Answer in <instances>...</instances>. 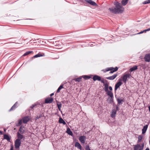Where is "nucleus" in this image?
Here are the masks:
<instances>
[{"instance_id":"43","label":"nucleus","mask_w":150,"mask_h":150,"mask_svg":"<svg viewBox=\"0 0 150 150\" xmlns=\"http://www.w3.org/2000/svg\"><path fill=\"white\" fill-rule=\"evenodd\" d=\"M41 117V115L40 116H37L36 118L37 119H38L40 117Z\"/></svg>"},{"instance_id":"4","label":"nucleus","mask_w":150,"mask_h":150,"mask_svg":"<svg viewBox=\"0 0 150 150\" xmlns=\"http://www.w3.org/2000/svg\"><path fill=\"white\" fill-rule=\"evenodd\" d=\"M86 137L84 136H80L79 138V139L80 141L82 144H84Z\"/></svg>"},{"instance_id":"42","label":"nucleus","mask_w":150,"mask_h":150,"mask_svg":"<svg viewBox=\"0 0 150 150\" xmlns=\"http://www.w3.org/2000/svg\"><path fill=\"white\" fill-rule=\"evenodd\" d=\"M145 30V31H149L150 30V28L147 29H146Z\"/></svg>"},{"instance_id":"25","label":"nucleus","mask_w":150,"mask_h":150,"mask_svg":"<svg viewBox=\"0 0 150 150\" xmlns=\"http://www.w3.org/2000/svg\"><path fill=\"white\" fill-rule=\"evenodd\" d=\"M108 85L107 83L105 84V91H108Z\"/></svg>"},{"instance_id":"24","label":"nucleus","mask_w":150,"mask_h":150,"mask_svg":"<svg viewBox=\"0 0 150 150\" xmlns=\"http://www.w3.org/2000/svg\"><path fill=\"white\" fill-rule=\"evenodd\" d=\"M18 139L21 140V139H23V135L20 134V133H19L18 132Z\"/></svg>"},{"instance_id":"33","label":"nucleus","mask_w":150,"mask_h":150,"mask_svg":"<svg viewBox=\"0 0 150 150\" xmlns=\"http://www.w3.org/2000/svg\"><path fill=\"white\" fill-rule=\"evenodd\" d=\"M19 131L20 132V133H21V134L23 133L24 132V130L21 127H20Z\"/></svg>"},{"instance_id":"28","label":"nucleus","mask_w":150,"mask_h":150,"mask_svg":"<svg viewBox=\"0 0 150 150\" xmlns=\"http://www.w3.org/2000/svg\"><path fill=\"white\" fill-rule=\"evenodd\" d=\"M63 88V85H60L59 86V88H58V89L57 90V93L59 92H60V90Z\"/></svg>"},{"instance_id":"19","label":"nucleus","mask_w":150,"mask_h":150,"mask_svg":"<svg viewBox=\"0 0 150 150\" xmlns=\"http://www.w3.org/2000/svg\"><path fill=\"white\" fill-rule=\"evenodd\" d=\"M137 69V66H134L130 69V71L132 72L133 71L136 70Z\"/></svg>"},{"instance_id":"27","label":"nucleus","mask_w":150,"mask_h":150,"mask_svg":"<svg viewBox=\"0 0 150 150\" xmlns=\"http://www.w3.org/2000/svg\"><path fill=\"white\" fill-rule=\"evenodd\" d=\"M82 79L81 77H79L78 78L75 79H74V80L75 81H78V82H80L81 81V79Z\"/></svg>"},{"instance_id":"9","label":"nucleus","mask_w":150,"mask_h":150,"mask_svg":"<svg viewBox=\"0 0 150 150\" xmlns=\"http://www.w3.org/2000/svg\"><path fill=\"white\" fill-rule=\"evenodd\" d=\"M101 77L98 75H95L93 77V80L95 81L96 80L100 81H101Z\"/></svg>"},{"instance_id":"12","label":"nucleus","mask_w":150,"mask_h":150,"mask_svg":"<svg viewBox=\"0 0 150 150\" xmlns=\"http://www.w3.org/2000/svg\"><path fill=\"white\" fill-rule=\"evenodd\" d=\"M148 125H146L142 129V134H144L145 133L148 128Z\"/></svg>"},{"instance_id":"23","label":"nucleus","mask_w":150,"mask_h":150,"mask_svg":"<svg viewBox=\"0 0 150 150\" xmlns=\"http://www.w3.org/2000/svg\"><path fill=\"white\" fill-rule=\"evenodd\" d=\"M128 0H122V3L124 5H125L128 2Z\"/></svg>"},{"instance_id":"51","label":"nucleus","mask_w":150,"mask_h":150,"mask_svg":"<svg viewBox=\"0 0 150 150\" xmlns=\"http://www.w3.org/2000/svg\"><path fill=\"white\" fill-rule=\"evenodd\" d=\"M11 150H13V149L12 148H11Z\"/></svg>"},{"instance_id":"36","label":"nucleus","mask_w":150,"mask_h":150,"mask_svg":"<svg viewBox=\"0 0 150 150\" xmlns=\"http://www.w3.org/2000/svg\"><path fill=\"white\" fill-rule=\"evenodd\" d=\"M42 56V55H41L40 54H38L34 56L33 57L37 58Z\"/></svg>"},{"instance_id":"17","label":"nucleus","mask_w":150,"mask_h":150,"mask_svg":"<svg viewBox=\"0 0 150 150\" xmlns=\"http://www.w3.org/2000/svg\"><path fill=\"white\" fill-rule=\"evenodd\" d=\"M59 122L60 123H62L64 125L66 124V123L64 120L61 118H60L59 120Z\"/></svg>"},{"instance_id":"44","label":"nucleus","mask_w":150,"mask_h":150,"mask_svg":"<svg viewBox=\"0 0 150 150\" xmlns=\"http://www.w3.org/2000/svg\"><path fill=\"white\" fill-rule=\"evenodd\" d=\"M144 33V32H143V31H141V32H140V33H137V34H142V33Z\"/></svg>"},{"instance_id":"38","label":"nucleus","mask_w":150,"mask_h":150,"mask_svg":"<svg viewBox=\"0 0 150 150\" xmlns=\"http://www.w3.org/2000/svg\"><path fill=\"white\" fill-rule=\"evenodd\" d=\"M85 149L86 150H91L90 149L89 146V145H87L85 146Z\"/></svg>"},{"instance_id":"29","label":"nucleus","mask_w":150,"mask_h":150,"mask_svg":"<svg viewBox=\"0 0 150 150\" xmlns=\"http://www.w3.org/2000/svg\"><path fill=\"white\" fill-rule=\"evenodd\" d=\"M118 69V67H116L115 68H114V69L113 70H111V71H110V73H112L114 72H115L117 71V70Z\"/></svg>"},{"instance_id":"13","label":"nucleus","mask_w":150,"mask_h":150,"mask_svg":"<svg viewBox=\"0 0 150 150\" xmlns=\"http://www.w3.org/2000/svg\"><path fill=\"white\" fill-rule=\"evenodd\" d=\"M75 146L77 147L78 149L81 150L82 149V147L80 144L78 142H76L75 144Z\"/></svg>"},{"instance_id":"8","label":"nucleus","mask_w":150,"mask_h":150,"mask_svg":"<svg viewBox=\"0 0 150 150\" xmlns=\"http://www.w3.org/2000/svg\"><path fill=\"white\" fill-rule=\"evenodd\" d=\"M30 120L29 116H28L24 117L23 119V123H26Z\"/></svg>"},{"instance_id":"5","label":"nucleus","mask_w":150,"mask_h":150,"mask_svg":"<svg viewBox=\"0 0 150 150\" xmlns=\"http://www.w3.org/2000/svg\"><path fill=\"white\" fill-rule=\"evenodd\" d=\"M130 76V74H127L123 76L122 78V81L125 83H126L127 78H129Z\"/></svg>"},{"instance_id":"34","label":"nucleus","mask_w":150,"mask_h":150,"mask_svg":"<svg viewBox=\"0 0 150 150\" xmlns=\"http://www.w3.org/2000/svg\"><path fill=\"white\" fill-rule=\"evenodd\" d=\"M82 77L85 79H89L90 78V77L89 76H87L86 75L83 76Z\"/></svg>"},{"instance_id":"49","label":"nucleus","mask_w":150,"mask_h":150,"mask_svg":"<svg viewBox=\"0 0 150 150\" xmlns=\"http://www.w3.org/2000/svg\"><path fill=\"white\" fill-rule=\"evenodd\" d=\"M145 150H150L148 148H146Z\"/></svg>"},{"instance_id":"37","label":"nucleus","mask_w":150,"mask_h":150,"mask_svg":"<svg viewBox=\"0 0 150 150\" xmlns=\"http://www.w3.org/2000/svg\"><path fill=\"white\" fill-rule=\"evenodd\" d=\"M149 3H150V0L145 1L143 3L144 4H148Z\"/></svg>"},{"instance_id":"20","label":"nucleus","mask_w":150,"mask_h":150,"mask_svg":"<svg viewBox=\"0 0 150 150\" xmlns=\"http://www.w3.org/2000/svg\"><path fill=\"white\" fill-rule=\"evenodd\" d=\"M17 104V102H16L15 104L13 105L11 108L9 110V111H11V110H12L15 109V108L16 107V105Z\"/></svg>"},{"instance_id":"30","label":"nucleus","mask_w":150,"mask_h":150,"mask_svg":"<svg viewBox=\"0 0 150 150\" xmlns=\"http://www.w3.org/2000/svg\"><path fill=\"white\" fill-rule=\"evenodd\" d=\"M32 52L30 51H27L23 55V56H26L29 54H30Z\"/></svg>"},{"instance_id":"1","label":"nucleus","mask_w":150,"mask_h":150,"mask_svg":"<svg viewBox=\"0 0 150 150\" xmlns=\"http://www.w3.org/2000/svg\"><path fill=\"white\" fill-rule=\"evenodd\" d=\"M114 4L115 8L112 7L109 9V11L112 13L118 14L122 13L124 10V8L118 2H115Z\"/></svg>"},{"instance_id":"48","label":"nucleus","mask_w":150,"mask_h":150,"mask_svg":"<svg viewBox=\"0 0 150 150\" xmlns=\"http://www.w3.org/2000/svg\"><path fill=\"white\" fill-rule=\"evenodd\" d=\"M149 110L150 112V105L149 107Z\"/></svg>"},{"instance_id":"7","label":"nucleus","mask_w":150,"mask_h":150,"mask_svg":"<svg viewBox=\"0 0 150 150\" xmlns=\"http://www.w3.org/2000/svg\"><path fill=\"white\" fill-rule=\"evenodd\" d=\"M144 59L146 62H150V54H146L144 57Z\"/></svg>"},{"instance_id":"16","label":"nucleus","mask_w":150,"mask_h":150,"mask_svg":"<svg viewBox=\"0 0 150 150\" xmlns=\"http://www.w3.org/2000/svg\"><path fill=\"white\" fill-rule=\"evenodd\" d=\"M66 132L68 134H69V135L71 136H72L73 135V133L69 128H68L67 129Z\"/></svg>"},{"instance_id":"22","label":"nucleus","mask_w":150,"mask_h":150,"mask_svg":"<svg viewBox=\"0 0 150 150\" xmlns=\"http://www.w3.org/2000/svg\"><path fill=\"white\" fill-rule=\"evenodd\" d=\"M142 138H143L142 136V135H139L138 137V140L137 141V142L138 143L140 142L141 141Z\"/></svg>"},{"instance_id":"6","label":"nucleus","mask_w":150,"mask_h":150,"mask_svg":"<svg viewBox=\"0 0 150 150\" xmlns=\"http://www.w3.org/2000/svg\"><path fill=\"white\" fill-rule=\"evenodd\" d=\"M53 101V99L52 98H49L45 99V102L46 103H50Z\"/></svg>"},{"instance_id":"26","label":"nucleus","mask_w":150,"mask_h":150,"mask_svg":"<svg viewBox=\"0 0 150 150\" xmlns=\"http://www.w3.org/2000/svg\"><path fill=\"white\" fill-rule=\"evenodd\" d=\"M4 138L6 139L8 141L10 140L9 137L8 135L7 134H5L4 135Z\"/></svg>"},{"instance_id":"18","label":"nucleus","mask_w":150,"mask_h":150,"mask_svg":"<svg viewBox=\"0 0 150 150\" xmlns=\"http://www.w3.org/2000/svg\"><path fill=\"white\" fill-rule=\"evenodd\" d=\"M57 104L59 110L60 111L61 110V108L62 107V104L60 102H58L57 103Z\"/></svg>"},{"instance_id":"21","label":"nucleus","mask_w":150,"mask_h":150,"mask_svg":"<svg viewBox=\"0 0 150 150\" xmlns=\"http://www.w3.org/2000/svg\"><path fill=\"white\" fill-rule=\"evenodd\" d=\"M107 94L108 96H110L111 98H112L113 97V94L111 91H107Z\"/></svg>"},{"instance_id":"47","label":"nucleus","mask_w":150,"mask_h":150,"mask_svg":"<svg viewBox=\"0 0 150 150\" xmlns=\"http://www.w3.org/2000/svg\"><path fill=\"white\" fill-rule=\"evenodd\" d=\"M36 40H33V41L34 42H33L34 43H35L36 42Z\"/></svg>"},{"instance_id":"46","label":"nucleus","mask_w":150,"mask_h":150,"mask_svg":"<svg viewBox=\"0 0 150 150\" xmlns=\"http://www.w3.org/2000/svg\"><path fill=\"white\" fill-rule=\"evenodd\" d=\"M54 95V93H51L50 95V96H53V95Z\"/></svg>"},{"instance_id":"3","label":"nucleus","mask_w":150,"mask_h":150,"mask_svg":"<svg viewBox=\"0 0 150 150\" xmlns=\"http://www.w3.org/2000/svg\"><path fill=\"white\" fill-rule=\"evenodd\" d=\"M21 144V142L20 139H17L15 142V148L16 149H18L19 148Z\"/></svg>"},{"instance_id":"41","label":"nucleus","mask_w":150,"mask_h":150,"mask_svg":"<svg viewBox=\"0 0 150 150\" xmlns=\"http://www.w3.org/2000/svg\"><path fill=\"white\" fill-rule=\"evenodd\" d=\"M109 90L110 91H112V88L111 86H109Z\"/></svg>"},{"instance_id":"39","label":"nucleus","mask_w":150,"mask_h":150,"mask_svg":"<svg viewBox=\"0 0 150 150\" xmlns=\"http://www.w3.org/2000/svg\"><path fill=\"white\" fill-rule=\"evenodd\" d=\"M36 105V104H34L33 105H32L30 107V108L32 109L34 107H35V106Z\"/></svg>"},{"instance_id":"35","label":"nucleus","mask_w":150,"mask_h":150,"mask_svg":"<svg viewBox=\"0 0 150 150\" xmlns=\"http://www.w3.org/2000/svg\"><path fill=\"white\" fill-rule=\"evenodd\" d=\"M22 123V120H19L18 121V123L16 125L18 126H20Z\"/></svg>"},{"instance_id":"2","label":"nucleus","mask_w":150,"mask_h":150,"mask_svg":"<svg viewBox=\"0 0 150 150\" xmlns=\"http://www.w3.org/2000/svg\"><path fill=\"white\" fill-rule=\"evenodd\" d=\"M144 146V143H142L141 146L139 144H137L134 145V150H143Z\"/></svg>"},{"instance_id":"50","label":"nucleus","mask_w":150,"mask_h":150,"mask_svg":"<svg viewBox=\"0 0 150 150\" xmlns=\"http://www.w3.org/2000/svg\"><path fill=\"white\" fill-rule=\"evenodd\" d=\"M143 32H146V31H145V30H143Z\"/></svg>"},{"instance_id":"15","label":"nucleus","mask_w":150,"mask_h":150,"mask_svg":"<svg viewBox=\"0 0 150 150\" xmlns=\"http://www.w3.org/2000/svg\"><path fill=\"white\" fill-rule=\"evenodd\" d=\"M116 113V110L115 109H113L112 110V112L111 115V116L112 117H115Z\"/></svg>"},{"instance_id":"11","label":"nucleus","mask_w":150,"mask_h":150,"mask_svg":"<svg viewBox=\"0 0 150 150\" xmlns=\"http://www.w3.org/2000/svg\"><path fill=\"white\" fill-rule=\"evenodd\" d=\"M117 74H114L112 76L107 77L106 78L109 80H112L114 79L117 77Z\"/></svg>"},{"instance_id":"45","label":"nucleus","mask_w":150,"mask_h":150,"mask_svg":"<svg viewBox=\"0 0 150 150\" xmlns=\"http://www.w3.org/2000/svg\"><path fill=\"white\" fill-rule=\"evenodd\" d=\"M101 82L103 83H104V81L103 80H101V81H100Z\"/></svg>"},{"instance_id":"31","label":"nucleus","mask_w":150,"mask_h":150,"mask_svg":"<svg viewBox=\"0 0 150 150\" xmlns=\"http://www.w3.org/2000/svg\"><path fill=\"white\" fill-rule=\"evenodd\" d=\"M114 69V68L113 67H110V68H107L106 69V71H111L113 70Z\"/></svg>"},{"instance_id":"14","label":"nucleus","mask_w":150,"mask_h":150,"mask_svg":"<svg viewBox=\"0 0 150 150\" xmlns=\"http://www.w3.org/2000/svg\"><path fill=\"white\" fill-rule=\"evenodd\" d=\"M122 83L121 82L119 81L117 82L115 85V90H116L121 85Z\"/></svg>"},{"instance_id":"40","label":"nucleus","mask_w":150,"mask_h":150,"mask_svg":"<svg viewBox=\"0 0 150 150\" xmlns=\"http://www.w3.org/2000/svg\"><path fill=\"white\" fill-rule=\"evenodd\" d=\"M119 109V107L118 106H117L116 107V110H116V111L117 110H118Z\"/></svg>"},{"instance_id":"32","label":"nucleus","mask_w":150,"mask_h":150,"mask_svg":"<svg viewBox=\"0 0 150 150\" xmlns=\"http://www.w3.org/2000/svg\"><path fill=\"white\" fill-rule=\"evenodd\" d=\"M117 102H118V103L119 104H120L123 101V100L122 99H119V98H118L117 99Z\"/></svg>"},{"instance_id":"10","label":"nucleus","mask_w":150,"mask_h":150,"mask_svg":"<svg viewBox=\"0 0 150 150\" xmlns=\"http://www.w3.org/2000/svg\"><path fill=\"white\" fill-rule=\"evenodd\" d=\"M86 1L92 5L96 6L97 5L96 4L95 2L91 0H86Z\"/></svg>"}]
</instances>
